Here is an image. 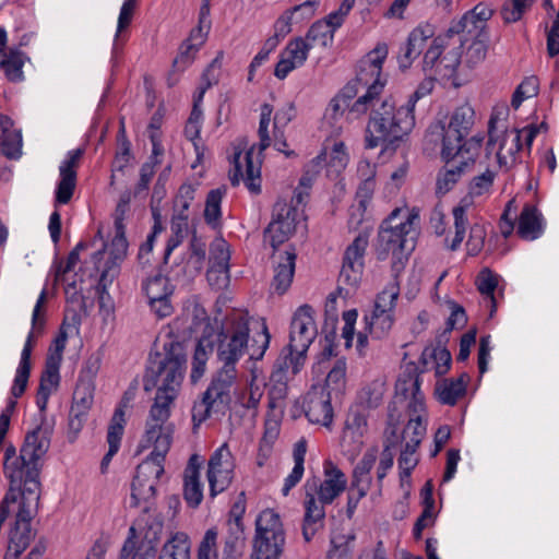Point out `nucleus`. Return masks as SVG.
I'll return each mask as SVG.
<instances>
[{
  "mask_svg": "<svg viewBox=\"0 0 559 559\" xmlns=\"http://www.w3.org/2000/svg\"><path fill=\"white\" fill-rule=\"evenodd\" d=\"M217 536L216 527H211L205 532L199 545L198 559H218Z\"/></svg>",
  "mask_w": 559,
  "mask_h": 559,
  "instance_id": "56",
  "label": "nucleus"
},
{
  "mask_svg": "<svg viewBox=\"0 0 559 559\" xmlns=\"http://www.w3.org/2000/svg\"><path fill=\"white\" fill-rule=\"evenodd\" d=\"M372 109L366 127L365 146L372 150L380 145L384 150L395 148L415 127V116L402 106L395 108L390 99Z\"/></svg>",
  "mask_w": 559,
  "mask_h": 559,
  "instance_id": "3",
  "label": "nucleus"
},
{
  "mask_svg": "<svg viewBox=\"0 0 559 559\" xmlns=\"http://www.w3.org/2000/svg\"><path fill=\"white\" fill-rule=\"evenodd\" d=\"M212 343L206 338H201L197 345L193 357L192 379L201 377L204 372L207 352L212 350Z\"/></svg>",
  "mask_w": 559,
  "mask_h": 559,
  "instance_id": "64",
  "label": "nucleus"
},
{
  "mask_svg": "<svg viewBox=\"0 0 559 559\" xmlns=\"http://www.w3.org/2000/svg\"><path fill=\"white\" fill-rule=\"evenodd\" d=\"M95 384L78 381L69 414V428L72 432L81 431L94 402Z\"/></svg>",
  "mask_w": 559,
  "mask_h": 559,
  "instance_id": "24",
  "label": "nucleus"
},
{
  "mask_svg": "<svg viewBox=\"0 0 559 559\" xmlns=\"http://www.w3.org/2000/svg\"><path fill=\"white\" fill-rule=\"evenodd\" d=\"M400 288L396 283H390L377 295L373 311L393 313Z\"/></svg>",
  "mask_w": 559,
  "mask_h": 559,
  "instance_id": "51",
  "label": "nucleus"
},
{
  "mask_svg": "<svg viewBox=\"0 0 559 559\" xmlns=\"http://www.w3.org/2000/svg\"><path fill=\"white\" fill-rule=\"evenodd\" d=\"M478 22V20L474 19L473 14L466 12L460 21L450 27L449 33L457 35L463 34V37L460 38L461 45H463V40H467L468 37L479 39L483 37L486 26Z\"/></svg>",
  "mask_w": 559,
  "mask_h": 559,
  "instance_id": "43",
  "label": "nucleus"
},
{
  "mask_svg": "<svg viewBox=\"0 0 559 559\" xmlns=\"http://www.w3.org/2000/svg\"><path fill=\"white\" fill-rule=\"evenodd\" d=\"M128 241L124 231H116V236L109 246V258L100 273V285L105 288L110 285L118 275L119 264L126 258Z\"/></svg>",
  "mask_w": 559,
  "mask_h": 559,
  "instance_id": "32",
  "label": "nucleus"
},
{
  "mask_svg": "<svg viewBox=\"0 0 559 559\" xmlns=\"http://www.w3.org/2000/svg\"><path fill=\"white\" fill-rule=\"evenodd\" d=\"M346 379V362L344 359H338L330 369L325 383L329 392H341L345 385Z\"/></svg>",
  "mask_w": 559,
  "mask_h": 559,
  "instance_id": "59",
  "label": "nucleus"
},
{
  "mask_svg": "<svg viewBox=\"0 0 559 559\" xmlns=\"http://www.w3.org/2000/svg\"><path fill=\"white\" fill-rule=\"evenodd\" d=\"M237 365L222 362L214 374L201 401L192 407V419L195 425L206 420L212 414L223 413L230 402V391L238 379Z\"/></svg>",
  "mask_w": 559,
  "mask_h": 559,
  "instance_id": "7",
  "label": "nucleus"
},
{
  "mask_svg": "<svg viewBox=\"0 0 559 559\" xmlns=\"http://www.w3.org/2000/svg\"><path fill=\"white\" fill-rule=\"evenodd\" d=\"M296 254L292 251L273 254L274 275L271 289L277 295L285 294L290 287L295 274Z\"/></svg>",
  "mask_w": 559,
  "mask_h": 559,
  "instance_id": "28",
  "label": "nucleus"
},
{
  "mask_svg": "<svg viewBox=\"0 0 559 559\" xmlns=\"http://www.w3.org/2000/svg\"><path fill=\"white\" fill-rule=\"evenodd\" d=\"M445 166L439 171L436 182V191L438 194H445L454 188L459 182L465 169L474 164L475 158L468 159V155H456L451 158H442Z\"/></svg>",
  "mask_w": 559,
  "mask_h": 559,
  "instance_id": "27",
  "label": "nucleus"
},
{
  "mask_svg": "<svg viewBox=\"0 0 559 559\" xmlns=\"http://www.w3.org/2000/svg\"><path fill=\"white\" fill-rule=\"evenodd\" d=\"M158 559H190V540L186 533H175L164 545Z\"/></svg>",
  "mask_w": 559,
  "mask_h": 559,
  "instance_id": "41",
  "label": "nucleus"
},
{
  "mask_svg": "<svg viewBox=\"0 0 559 559\" xmlns=\"http://www.w3.org/2000/svg\"><path fill=\"white\" fill-rule=\"evenodd\" d=\"M302 407L306 417L312 424L329 426L333 419L330 392L321 385H313L305 395Z\"/></svg>",
  "mask_w": 559,
  "mask_h": 559,
  "instance_id": "23",
  "label": "nucleus"
},
{
  "mask_svg": "<svg viewBox=\"0 0 559 559\" xmlns=\"http://www.w3.org/2000/svg\"><path fill=\"white\" fill-rule=\"evenodd\" d=\"M354 3L355 0H343L336 11L311 25L304 38L311 49L316 46L328 47L333 43L335 31L344 23Z\"/></svg>",
  "mask_w": 559,
  "mask_h": 559,
  "instance_id": "18",
  "label": "nucleus"
},
{
  "mask_svg": "<svg viewBox=\"0 0 559 559\" xmlns=\"http://www.w3.org/2000/svg\"><path fill=\"white\" fill-rule=\"evenodd\" d=\"M235 456L227 443H223L211 455L207 462V481L212 498L226 490L235 475Z\"/></svg>",
  "mask_w": 559,
  "mask_h": 559,
  "instance_id": "16",
  "label": "nucleus"
},
{
  "mask_svg": "<svg viewBox=\"0 0 559 559\" xmlns=\"http://www.w3.org/2000/svg\"><path fill=\"white\" fill-rule=\"evenodd\" d=\"M143 290L148 300L170 297L173 295V286L170 285L169 280L162 274H155L154 276L147 277L143 283Z\"/></svg>",
  "mask_w": 559,
  "mask_h": 559,
  "instance_id": "50",
  "label": "nucleus"
},
{
  "mask_svg": "<svg viewBox=\"0 0 559 559\" xmlns=\"http://www.w3.org/2000/svg\"><path fill=\"white\" fill-rule=\"evenodd\" d=\"M301 358L288 354L283 359H278L275 369L271 373V382L274 384L272 394L276 397H285L287 394L288 372L296 374L299 371V361Z\"/></svg>",
  "mask_w": 559,
  "mask_h": 559,
  "instance_id": "35",
  "label": "nucleus"
},
{
  "mask_svg": "<svg viewBox=\"0 0 559 559\" xmlns=\"http://www.w3.org/2000/svg\"><path fill=\"white\" fill-rule=\"evenodd\" d=\"M150 456L138 467L131 484L130 506L142 507L144 511L150 509V502L155 497L156 486L164 473V460L168 452H160L155 447Z\"/></svg>",
  "mask_w": 559,
  "mask_h": 559,
  "instance_id": "10",
  "label": "nucleus"
},
{
  "mask_svg": "<svg viewBox=\"0 0 559 559\" xmlns=\"http://www.w3.org/2000/svg\"><path fill=\"white\" fill-rule=\"evenodd\" d=\"M497 171L493 168H486L478 175L474 176L468 185V195L465 198H479L488 195L491 192Z\"/></svg>",
  "mask_w": 559,
  "mask_h": 559,
  "instance_id": "46",
  "label": "nucleus"
},
{
  "mask_svg": "<svg viewBox=\"0 0 559 559\" xmlns=\"http://www.w3.org/2000/svg\"><path fill=\"white\" fill-rule=\"evenodd\" d=\"M183 480L185 500L190 507L197 508L203 499L200 476H183Z\"/></svg>",
  "mask_w": 559,
  "mask_h": 559,
  "instance_id": "58",
  "label": "nucleus"
},
{
  "mask_svg": "<svg viewBox=\"0 0 559 559\" xmlns=\"http://www.w3.org/2000/svg\"><path fill=\"white\" fill-rule=\"evenodd\" d=\"M433 31L429 26H419L414 28L402 48L399 56V64L401 69H408L413 61L421 53L427 45V40L432 37Z\"/></svg>",
  "mask_w": 559,
  "mask_h": 559,
  "instance_id": "33",
  "label": "nucleus"
},
{
  "mask_svg": "<svg viewBox=\"0 0 559 559\" xmlns=\"http://www.w3.org/2000/svg\"><path fill=\"white\" fill-rule=\"evenodd\" d=\"M472 205L473 201L471 198H463L452 210L454 218V237L449 245L451 250H456L465 238L466 226L468 224L467 212Z\"/></svg>",
  "mask_w": 559,
  "mask_h": 559,
  "instance_id": "39",
  "label": "nucleus"
},
{
  "mask_svg": "<svg viewBox=\"0 0 559 559\" xmlns=\"http://www.w3.org/2000/svg\"><path fill=\"white\" fill-rule=\"evenodd\" d=\"M234 169L229 173L230 181L234 186L243 180L248 190L252 193H259L261 190V162L253 158V147L241 156V152L234 154Z\"/></svg>",
  "mask_w": 559,
  "mask_h": 559,
  "instance_id": "22",
  "label": "nucleus"
},
{
  "mask_svg": "<svg viewBox=\"0 0 559 559\" xmlns=\"http://www.w3.org/2000/svg\"><path fill=\"white\" fill-rule=\"evenodd\" d=\"M298 211L286 202H277L273 210V219L264 233V241L276 249L289 239L296 229Z\"/></svg>",
  "mask_w": 559,
  "mask_h": 559,
  "instance_id": "19",
  "label": "nucleus"
},
{
  "mask_svg": "<svg viewBox=\"0 0 559 559\" xmlns=\"http://www.w3.org/2000/svg\"><path fill=\"white\" fill-rule=\"evenodd\" d=\"M461 60L459 47L448 48L443 39L435 38L424 53L423 70L430 76L450 79L454 75Z\"/></svg>",
  "mask_w": 559,
  "mask_h": 559,
  "instance_id": "13",
  "label": "nucleus"
},
{
  "mask_svg": "<svg viewBox=\"0 0 559 559\" xmlns=\"http://www.w3.org/2000/svg\"><path fill=\"white\" fill-rule=\"evenodd\" d=\"M469 376L466 372L457 379H442L436 383L435 393L441 404L453 406L466 394Z\"/></svg>",
  "mask_w": 559,
  "mask_h": 559,
  "instance_id": "34",
  "label": "nucleus"
},
{
  "mask_svg": "<svg viewBox=\"0 0 559 559\" xmlns=\"http://www.w3.org/2000/svg\"><path fill=\"white\" fill-rule=\"evenodd\" d=\"M156 390L146 420L144 442L145 447H155L160 452H168L174 435V425L168 419L178 393Z\"/></svg>",
  "mask_w": 559,
  "mask_h": 559,
  "instance_id": "8",
  "label": "nucleus"
},
{
  "mask_svg": "<svg viewBox=\"0 0 559 559\" xmlns=\"http://www.w3.org/2000/svg\"><path fill=\"white\" fill-rule=\"evenodd\" d=\"M475 123V110L465 103L457 106L451 117L449 126L445 127L438 121L431 123L426 132L425 141L433 147L441 146V157L451 158L456 155H468L473 159L478 155L481 139L476 136L464 141Z\"/></svg>",
  "mask_w": 559,
  "mask_h": 559,
  "instance_id": "2",
  "label": "nucleus"
},
{
  "mask_svg": "<svg viewBox=\"0 0 559 559\" xmlns=\"http://www.w3.org/2000/svg\"><path fill=\"white\" fill-rule=\"evenodd\" d=\"M310 49L309 43L304 37H296L289 40L281 52L274 75L280 80H284L293 70L304 66Z\"/></svg>",
  "mask_w": 559,
  "mask_h": 559,
  "instance_id": "26",
  "label": "nucleus"
},
{
  "mask_svg": "<svg viewBox=\"0 0 559 559\" xmlns=\"http://www.w3.org/2000/svg\"><path fill=\"white\" fill-rule=\"evenodd\" d=\"M377 460V449H369L353 472L352 487L357 490L355 504L364 498L371 485L370 472Z\"/></svg>",
  "mask_w": 559,
  "mask_h": 559,
  "instance_id": "36",
  "label": "nucleus"
},
{
  "mask_svg": "<svg viewBox=\"0 0 559 559\" xmlns=\"http://www.w3.org/2000/svg\"><path fill=\"white\" fill-rule=\"evenodd\" d=\"M429 357L433 360L436 374H445L451 366V353L444 347H436L431 350H424L423 359L426 362V358Z\"/></svg>",
  "mask_w": 559,
  "mask_h": 559,
  "instance_id": "57",
  "label": "nucleus"
},
{
  "mask_svg": "<svg viewBox=\"0 0 559 559\" xmlns=\"http://www.w3.org/2000/svg\"><path fill=\"white\" fill-rule=\"evenodd\" d=\"M399 440L400 437L395 433V431H392L391 435L386 437L384 450L377 468V478L379 481L383 480L388 471L393 466V453L391 452V449L397 444Z\"/></svg>",
  "mask_w": 559,
  "mask_h": 559,
  "instance_id": "54",
  "label": "nucleus"
},
{
  "mask_svg": "<svg viewBox=\"0 0 559 559\" xmlns=\"http://www.w3.org/2000/svg\"><path fill=\"white\" fill-rule=\"evenodd\" d=\"M477 288L484 297V301L491 308L490 316L496 310L495 290L498 286V275L490 270H483L476 281Z\"/></svg>",
  "mask_w": 559,
  "mask_h": 559,
  "instance_id": "47",
  "label": "nucleus"
},
{
  "mask_svg": "<svg viewBox=\"0 0 559 559\" xmlns=\"http://www.w3.org/2000/svg\"><path fill=\"white\" fill-rule=\"evenodd\" d=\"M545 228V219L539 210L532 204H525L519 215L516 234L526 241L539 238Z\"/></svg>",
  "mask_w": 559,
  "mask_h": 559,
  "instance_id": "29",
  "label": "nucleus"
},
{
  "mask_svg": "<svg viewBox=\"0 0 559 559\" xmlns=\"http://www.w3.org/2000/svg\"><path fill=\"white\" fill-rule=\"evenodd\" d=\"M395 396L399 400H409V412L425 411V397L420 391L419 374L416 372L415 368H407L399 376L395 383Z\"/></svg>",
  "mask_w": 559,
  "mask_h": 559,
  "instance_id": "25",
  "label": "nucleus"
},
{
  "mask_svg": "<svg viewBox=\"0 0 559 559\" xmlns=\"http://www.w3.org/2000/svg\"><path fill=\"white\" fill-rule=\"evenodd\" d=\"M364 436L365 435L344 429L341 445L344 454L350 461H354L360 453L364 445Z\"/></svg>",
  "mask_w": 559,
  "mask_h": 559,
  "instance_id": "61",
  "label": "nucleus"
},
{
  "mask_svg": "<svg viewBox=\"0 0 559 559\" xmlns=\"http://www.w3.org/2000/svg\"><path fill=\"white\" fill-rule=\"evenodd\" d=\"M22 145L21 130L14 128L10 117L0 115V153L9 159H19Z\"/></svg>",
  "mask_w": 559,
  "mask_h": 559,
  "instance_id": "31",
  "label": "nucleus"
},
{
  "mask_svg": "<svg viewBox=\"0 0 559 559\" xmlns=\"http://www.w3.org/2000/svg\"><path fill=\"white\" fill-rule=\"evenodd\" d=\"M386 56V44H378L373 50L360 60L356 80L362 87H366V92L354 100L350 112L362 116L379 102V96L385 83L381 79V72Z\"/></svg>",
  "mask_w": 559,
  "mask_h": 559,
  "instance_id": "5",
  "label": "nucleus"
},
{
  "mask_svg": "<svg viewBox=\"0 0 559 559\" xmlns=\"http://www.w3.org/2000/svg\"><path fill=\"white\" fill-rule=\"evenodd\" d=\"M534 0H509L507 1L502 9L501 14L503 20L507 23L518 22L525 11L531 8Z\"/></svg>",
  "mask_w": 559,
  "mask_h": 559,
  "instance_id": "60",
  "label": "nucleus"
},
{
  "mask_svg": "<svg viewBox=\"0 0 559 559\" xmlns=\"http://www.w3.org/2000/svg\"><path fill=\"white\" fill-rule=\"evenodd\" d=\"M24 56L21 51L10 50L3 55L0 62L1 69L4 71L7 79L11 82H20L23 80Z\"/></svg>",
  "mask_w": 559,
  "mask_h": 559,
  "instance_id": "49",
  "label": "nucleus"
},
{
  "mask_svg": "<svg viewBox=\"0 0 559 559\" xmlns=\"http://www.w3.org/2000/svg\"><path fill=\"white\" fill-rule=\"evenodd\" d=\"M225 194V189H213L207 193L204 209L205 222L216 228L221 225V204Z\"/></svg>",
  "mask_w": 559,
  "mask_h": 559,
  "instance_id": "48",
  "label": "nucleus"
},
{
  "mask_svg": "<svg viewBox=\"0 0 559 559\" xmlns=\"http://www.w3.org/2000/svg\"><path fill=\"white\" fill-rule=\"evenodd\" d=\"M285 545V532L280 515L263 510L255 520L254 550L257 559H278Z\"/></svg>",
  "mask_w": 559,
  "mask_h": 559,
  "instance_id": "11",
  "label": "nucleus"
},
{
  "mask_svg": "<svg viewBox=\"0 0 559 559\" xmlns=\"http://www.w3.org/2000/svg\"><path fill=\"white\" fill-rule=\"evenodd\" d=\"M123 415L124 414H123L122 409L119 408V409H116V412L111 418V423L109 425L108 433H107V442L109 444V449H108L107 454L103 457L102 464H100L103 472L109 464L111 457L119 450L121 436L123 433V423H124Z\"/></svg>",
  "mask_w": 559,
  "mask_h": 559,
  "instance_id": "40",
  "label": "nucleus"
},
{
  "mask_svg": "<svg viewBox=\"0 0 559 559\" xmlns=\"http://www.w3.org/2000/svg\"><path fill=\"white\" fill-rule=\"evenodd\" d=\"M314 310L309 305L300 306L290 322L289 354L302 358L314 341L318 330L314 321Z\"/></svg>",
  "mask_w": 559,
  "mask_h": 559,
  "instance_id": "15",
  "label": "nucleus"
},
{
  "mask_svg": "<svg viewBox=\"0 0 559 559\" xmlns=\"http://www.w3.org/2000/svg\"><path fill=\"white\" fill-rule=\"evenodd\" d=\"M135 530L130 528L131 536L124 542L121 549V558L129 559H155L156 550L151 542H142L136 545L133 538Z\"/></svg>",
  "mask_w": 559,
  "mask_h": 559,
  "instance_id": "45",
  "label": "nucleus"
},
{
  "mask_svg": "<svg viewBox=\"0 0 559 559\" xmlns=\"http://www.w3.org/2000/svg\"><path fill=\"white\" fill-rule=\"evenodd\" d=\"M35 335V309L32 313V329L28 334L26 344L22 350L20 366L16 371L14 384L12 386V394L14 397H20L25 389L31 372V355H32V341Z\"/></svg>",
  "mask_w": 559,
  "mask_h": 559,
  "instance_id": "37",
  "label": "nucleus"
},
{
  "mask_svg": "<svg viewBox=\"0 0 559 559\" xmlns=\"http://www.w3.org/2000/svg\"><path fill=\"white\" fill-rule=\"evenodd\" d=\"M186 370V354L179 343L165 345V354L158 355L153 361L144 379V389L152 388L178 393Z\"/></svg>",
  "mask_w": 559,
  "mask_h": 559,
  "instance_id": "6",
  "label": "nucleus"
},
{
  "mask_svg": "<svg viewBox=\"0 0 559 559\" xmlns=\"http://www.w3.org/2000/svg\"><path fill=\"white\" fill-rule=\"evenodd\" d=\"M249 332L247 312L234 310L227 314L218 333V360L237 365L248 348Z\"/></svg>",
  "mask_w": 559,
  "mask_h": 559,
  "instance_id": "9",
  "label": "nucleus"
},
{
  "mask_svg": "<svg viewBox=\"0 0 559 559\" xmlns=\"http://www.w3.org/2000/svg\"><path fill=\"white\" fill-rule=\"evenodd\" d=\"M4 473L10 479L11 490H19V510L10 531L7 557L17 559L32 540V496L35 487V430L28 431L20 455L9 445L4 454Z\"/></svg>",
  "mask_w": 559,
  "mask_h": 559,
  "instance_id": "1",
  "label": "nucleus"
},
{
  "mask_svg": "<svg viewBox=\"0 0 559 559\" xmlns=\"http://www.w3.org/2000/svg\"><path fill=\"white\" fill-rule=\"evenodd\" d=\"M368 246V233H360L347 247L343 266L340 273V282L355 289L362 278L364 255Z\"/></svg>",
  "mask_w": 559,
  "mask_h": 559,
  "instance_id": "20",
  "label": "nucleus"
},
{
  "mask_svg": "<svg viewBox=\"0 0 559 559\" xmlns=\"http://www.w3.org/2000/svg\"><path fill=\"white\" fill-rule=\"evenodd\" d=\"M521 133L496 128V118L491 117L488 124L487 154L495 153L499 167H509L515 162V155L521 150Z\"/></svg>",
  "mask_w": 559,
  "mask_h": 559,
  "instance_id": "17",
  "label": "nucleus"
},
{
  "mask_svg": "<svg viewBox=\"0 0 559 559\" xmlns=\"http://www.w3.org/2000/svg\"><path fill=\"white\" fill-rule=\"evenodd\" d=\"M323 472V480L317 477L309 478L304 485V489L305 496L310 493L317 502L328 506L346 489L347 479L345 474L331 461L324 463Z\"/></svg>",
  "mask_w": 559,
  "mask_h": 559,
  "instance_id": "14",
  "label": "nucleus"
},
{
  "mask_svg": "<svg viewBox=\"0 0 559 559\" xmlns=\"http://www.w3.org/2000/svg\"><path fill=\"white\" fill-rule=\"evenodd\" d=\"M366 329L369 334L381 340L391 331L394 322L393 313L372 311L370 317H366Z\"/></svg>",
  "mask_w": 559,
  "mask_h": 559,
  "instance_id": "44",
  "label": "nucleus"
},
{
  "mask_svg": "<svg viewBox=\"0 0 559 559\" xmlns=\"http://www.w3.org/2000/svg\"><path fill=\"white\" fill-rule=\"evenodd\" d=\"M230 249L223 238H215L210 247V266L229 267Z\"/></svg>",
  "mask_w": 559,
  "mask_h": 559,
  "instance_id": "53",
  "label": "nucleus"
},
{
  "mask_svg": "<svg viewBox=\"0 0 559 559\" xmlns=\"http://www.w3.org/2000/svg\"><path fill=\"white\" fill-rule=\"evenodd\" d=\"M538 91V81L535 76H530L525 79L515 90L511 105L513 108L518 109L522 102L526 98L533 97L537 94Z\"/></svg>",
  "mask_w": 559,
  "mask_h": 559,
  "instance_id": "63",
  "label": "nucleus"
},
{
  "mask_svg": "<svg viewBox=\"0 0 559 559\" xmlns=\"http://www.w3.org/2000/svg\"><path fill=\"white\" fill-rule=\"evenodd\" d=\"M171 235L167 241L165 254L168 257L185 239L188 231V219L173 216L170 225Z\"/></svg>",
  "mask_w": 559,
  "mask_h": 559,
  "instance_id": "55",
  "label": "nucleus"
},
{
  "mask_svg": "<svg viewBox=\"0 0 559 559\" xmlns=\"http://www.w3.org/2000/svg\"><path fill=\"white\" fill-rule=\"evenodd\" d=\"M195 188L190 183H185L179 188L175 199L174 210L176 217L189 219V209L194 200Z\"/></svg>",
  "mask_w": 559,
  "mask_h": 559,
  "instance_id": "52",
  "label": "nucleus"
},
{
  "mask_svg": "<svg viewBox=\"0 0 559 559\" xmlns=\"http://www.w3.org/2000/svg\"><path fill=\"white\" fill-rule=\"evenodd\" d=\"M84 148L69 151L59 166V180L55 191V205L68 204L76 188L78 168L84 155Z\"/></svg>",
  "mask_w": 559,
  "mask_h": 559,
  "instance_id": "21",
  "label": "nucleus"
},
{
  "mask_svg": "<svg viewBox=\"0 0 559 559\" xmlns=\"http://www.w3.org/2000/svg\"><path fill=\"white\" fill-rule=\"evenodd\" d=\"M305 455L306 442L301 440L295 444L293 453L294 467L290 474L285 478L284 486L282 489L283 496H287L289 491L301 480L305 472Z\"/></svg>",
  "mask_w": 559,
  "mask_h": 559,
  "instance_id": "42",
  "label": "nucleus"
},
{
  "mask_svg": "<svg viewBox=\"0 0 559 559\" xmlns=\"http://www.w3.org/2000/svg\"><path fill=\"white\" fill-rule=\"evenodd\" d=\"M402 212V210L395 209L390 214L383 222L378 238V258L385 260L391 253L393 258L392 267L395 272L404 267V262L415 248L417 237L418 215L406 212L405 218L396 222Z\"/></svg>",
  "mask_w": 559,
  "mask_h": 559,
  "instance_id": "4",
  "label": "nucleus"
},
{
  "mask_svg": "<svg viewBox=\"0 0 559 559\" xmlns=\"http://www.w3.org/2000/svg\"><path fill=\"white\" fill-rule=\"evenodd\" d=\"M304 518L301 524L302 537L309 543L314 535L323 528L325 520V506L317 502L313 497L308 493L304 500Z\"/></svg>",
  "mask_w": 559,
  "mask_h": 559,
  "instance_id": "30",
  "label": "nucleus"
},
{
  "mask_svg": "<svg viewBox=\"0 0 559 559\" xmlns=\"http://www.w3.org/2000/svg\"><path fill=\"white\" fill-rule=\"evenodd\" d=\"M426 409L424 412H409V419L403 429L401 442L406 444L409 449H418L421 440L426 435V424L424 421Z\"/></svg>",
  "mask_w": 559,
  "mask_h": 559,
  "instance_id": "38",
  "label": "nucleus"
},
{
  "mask_svg": "<svg viewBox=\"0 0 559 559\" xmlns=\"http://www.w3.org/2000/svg\"><path fill=\"white\" fill-rule=\"evenodd\" d=\"M68 341V333L61 328L53 337L45 359V366L40 376V383L37 390V404L43 412L48 397L55 394L60 386V366L63 359V352Z\"/></svg>",
  "mask_w": 559,
  "mask_h": 559,
  "instance_id": "12",
  "label": "nucleus"
},
{
  "mask_svg": "<svg viewBox=\"0 0 559 559\" xmlns=\"http://www.w3.org/2000/svg\"><path fill=\"white\" fill-rule=\"evenodd\" d=\"M273 112V107L269 104H263L261 106V116H260V123H259V130L258 134L260 138V152L264 151L269 146L272 145V138L269 134V124L271 121V116Z\"/></svg>",
  "mask_w": 559,
  "mask_h": 559,
  "instance_id": "62",
  "label": "nucleus"
}]
</instances>
